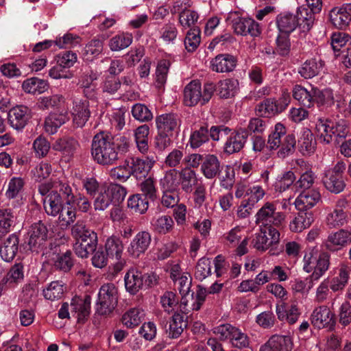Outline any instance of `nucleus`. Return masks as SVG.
Masks as SVG:
<instances>
[{
  "mask_svg": "<svg viewBox=\"0 0 351 351\" xmlns=\"http://www.w3.org/2000/svg\"><path fill=\"white\" fill-rule=\"evenodd\" d=\"M350 278V270L345 265L340 266L337 276L329 279L330 289L333 292L341 291L344 289Z\"/></svg>",
  "mask_w": 351,
  "mask_h": 351,
  "instance_id": "obj_35",
  "label": "nucleus"
},
{
  "mask_svg": "<svg viewBox=\"0 0 351 351\" xmlns=\"http://www.w3.org/2000/svg\"><path fill=\"white\" fill-rule=\"evenodd\" d=\"M126 193V189L120 184L103 183L101 191L94 200V208L96 210H104L112 202L123 200Z\"/></svg>",
  "mask_w": 351,
  "mask_h": 351,
  "instance_id": "obj_3",
  "label": "nucleus"
},
{
  "mask_svg": "<svg viewBox=\"0 0 351 351\" xmlns=\"http://www.w3.org/2000/svg\"><path fill=\"white\" fill-rule=\"evenodd\" d=\"M180 178L179 171L176 169L167 170L160 179V186L162 191H177L180 185Z\"/></svg>",
  "mask_w": 351,
  "mask_h": 351,
  "instance_id": "obj_28",
  "label": "nucleus"
},
{
  "mask_svg": "<svg viewBox=\"0 0 351 351\" xmlns=\"http://www.w3.org/2000/svg\"><path fill=\"white\" fill-rule=\"evenodd\" d=\"M158 132L173 135L178 133L181 125V120L176 114H163L156 118Z\"/></svg>",
  "mask_w": 351,
  "mask_h": 351,
  "instance_id": "obj_11",
  "label": "nucleus"
},
{
  "mask_svg": "<svg viewBox=\"0 0 351 351\" xmlns=\"http://www.w3.org/2000/svg\"><path fill=\"white\" fill-rule=\"evenodd\" d=\"M216 89L213 83H206L202 87L198 80H193L186 85L183 91V101L186 106H203L208 103Z\"/></svg>",
  "mask_w": 351,
  "mask_h": 351,
  "instance_id": "obj_2",
  "label": "nucleus"
},
{
  "mask_svg": "<svg viewBox=\"0 0 351 351\" xmlns=\"http://www.w3.org/2000/svg\"><path fill=\"white\" fill-rule=\"evenodd\" d=\"M295 180V176L293 172L291 171H286L281 175H279L274 184L276 191L282 192L286 191L291 186Z\"/></svg>",
  "mask_w": 351,
  "mask_h": 351,
  "instance_id": "obj_61",
  "label": "nucleus"
},
{
  "mask_svg": "<svg viewBox=\"0 0 351 351\" xmlns=\"http://www.w3.org/2000/svg\"><path fill=\"white\" fill-rule=\"evenodd\" d=\"M115 143L108 134L100 132L95 134L91 144V154L95 161L101 165H112L119 159V153H125L129 148V141L121 136Z\"/></svg>",
  "mask_w": 351,
  "mask_h": 351,
  "instance_id": "obj_1",
  "label": "nucleus"
},
{
  "mask_svg": "<svg viewBox=\"0 0 351 351\" xmlns=\"http://www.w3.org/2000/svg\"><path fill=\"white\" fill-rule=\"evenodd\" d=\"M118 302V289L112 283L103 285L99 291L97 300V311L100 315L110 313Z\"/></svg>",
  "mask_w": 351,
  "mask_h": 351,
  "instance_id": "obj_5",
  "label": "nucleus"
},
{
  "mask_svg": "<svg viewBox=\"0 0 351 351\" xmlns=\"http://www.w3.org/2000/svg\"><path fill=\"white\" fill-rule=\"evenodd\" d=\"M248 136V132L245 128H239L232 132L224 144V152L232 154L240 152L244 147Z\"/></svg>",
  "mask_w": 351,
  "mask_h": 351,
  "instance_id": "obj_10",
  "label": "nucleus"
},
{
  "mask_svg": "<svg viewBox=\"0 0 351 351\" xmlns=\"http://www.w3.org/2000/svg\"><path fill=\"white\" fill-rule=\"evenodd\" d=\"M104 43L99 39H93L83 49V57L88 61H91L99 56L103 51Z\"/></svg>",
  "mask_w": 351,
  "mask_h": 351,
  "instance_id": "obj_47",
  "label": "nucleus"
},
{
  "mask_svg": "<svg viewBox=\"0 0 351 351\" xmlns=\"http://www.w3.org/2000/svg\"><path fill=\"white\" fill-rule=\"evenodd\" d=\"M293 341L289 335H273L262 346L260 351H291Z\"/></svg>",
  "mask_w": 351,
  "mask_h": 351,
  "instance_id": "obj_19",
  "label": "nucleus"
},
{
  "mask_svg": "<svg viewBox=\"0 0 351 351\" xmlns=\"http://www.w3.org/2000/svg\"><path fill=\"white\" fill-rule=\"evenodd\" d=\"M98 78L97 72L92 69H87L84 71L78 81V85L83 89L86 97L91 99L95 95V86L93 82Z\"/></svg>",
  "mask_w": 351,
  "mask_h": 351,
  "instance_id": "obj_21",
  "label": "nucleus"
},
{
  "mask_svg": "<svg viewBox=\"0 0 351 351\" xmlns=\"http://www.w3.org/2000/svg\"><path fill=\"white\" fill-rule=\"evenodd\" d=\"M19 239L15 234H11L0 247V255L6 262L12 261L18 251Z\"/></svg>",
  "mask_w": 351,
  "mask_h": 351,
  "instance_id": "obj_32",
  "label": "nucleus"
},
{
  "mask_svg": "<svg viewBox=\"0 0 351 351\" xmlns=\"http://www.w3.org/2000/svg\"><path fill=\"white\" fill-rule=\"evenodd\" d=\"M311 323L318 328H332L335 323V315L328 306H319L313 311Z\"/></svg>",
  "mask_w": 351,
  "mask_h": 351,
  "instance_id": "obj_13",
  "label": "nucleus"
},
{
  "mask_svg": "<svg viewBox=\"0 0 351 351\" xmlns=\"http://www.w3.org/2000/svg\"><path fill=\"white\" fill-rule=\"evenodd\" d=\"M45 212L51 216H57L62 208V200L60 195L51 191L43 199Z\"/></svg>",
  "mask_w": 351,
  "mask_h": 351,
  "instance_id": "obj_29",
  "label": "nucleus"
},
{
  "mask_svg": "<svg viewBox=\"0 0 351 351\" xmlns=\"http://www.w3.org/2000/svg\"><path fill=\"white\" fill-rule=\"evenodd\" d=\"M14 216L10 209L0 210V239L6 235L14 223Z\"/></svg>",
  "mask_w": 351,
  "mask_h": 351,
  "instance_id": "obj_56",
  "label": "nucleus"
},
{
  "mask_svg": "<svg viewBox=\"0 0 351 351\" xmlns=\"http://www.w3.org/2000/svg\"><path fill=\"white\" fill-rule=\"evenodd\" d=\"M211 274V261L207 258H200L195 267V278L202 281Z\"/></svg>",
  "mask_w": 351,
  "mask_h": 351,
  "instance_id": "obj_62",
  "label": "nucleus"
},
{
  "mask_svg": "<svg viewBox=\"0 0 351 351\" xmlns=\"http://www.w3.org/2000/svg\"><path fill=\"white\" fill-rule=\"evenodd\" d=\"M71 114L74 126L83 128L90 117L89 101L87 99L75 100L73 103Z\"/></svg>",
  "mask_w": 351,
  "mask_h": 351,
  "instance_id": "obj_12",
  "label": "nucleus"
},
{
  "mask_svg": "<svg viewBox=\"0 0 351 351\" xmlns=\"http://www.w3.org/2000/svg\"><path fill=\"white\" fill-rule=\"evenodd\" d=\"M151 223L153 229L156 232L163 234L169 232L173 229L174 225L173 219L168 215H162L154 218Z\"/></svg>",
  "mask_w": 351,
  "mask_h": 351,
  "instance_id": "obj_50",
  "label": "nucleus"
},
{
  "mask_svg": "<svg viewBox=\"0 0 351 351\" xmlns=\"http://www.w3.org/2000/svg\"><path fill=\"white\" fill-rule=\"evenodd\" d=\"M124 280L126 290L135 294L144 285V275L138 270L131 269L126 273Z\"/></svg>",
  "mask_w": 351,
  "mask_h": 351,
  "instance_id": "obj_24",
  "label": "nucleus"
},
{
  "mask_svg": "<svg viewBox=\"0 0 351 351\" xmlns=\"http://www.w3.org/2000/svg\"><path fill=\"white\" fill-rule=\"evenodd\" d=\"M147 198L140 194L131 196L128 200V206L136 213H144L148 209Z\"/></svg>",
  "mask_w": 351,
  "mask_h": 351,
  "instance_id": "obj_59",
  "label": "nucleus"
},
{
  "mask_svg": "<svg viewBox=\"0 0 351 351\" xmlns=\"http://www.w3.org/2000/svg\"><path fill=\"white\" fill-rule=\"evenodd\" d=\"M256 112L263 117H269L280 113L276 104V99H267L257 105Z\"/></svg>",
  "mask_w": 351,
  "mask_h": 351,
  "instance_id": "obj_58",
  "label": "nucleus"
},
{
  "mask_svg": "<svg viewBox=\"0 0 351 351\" xmlns=\"http://www.w3.org/2000/svg\"><path fill=\"white\" fill-rule=\"evenodd\" d=\"M171 62L168 60H161L158 62L156 69V86L158 88L163 87L167 82Z\"/></svg>",
  "mask_w": 351,
  "mask_h": 351,
  "instance_id": "obj_55",
  "label": "nucleus"
},
{
  "mask_svg": "<svg viewBox=\"0 0 351 351\" xmlns=\"http://www.w3.org/2000/svg\"><path fill=\"white\" fill-rule=\"evenodd\" d=\"M29 234L28 245L31 250L37 252L47 240V229L43 223H36L32 225Z\"/></svg>",
  "mask_w": 351,
  "mask_h": 351,
  "instance_id": "obj_16",
  "label": "nucleus"
},
{
  "mask_svg": "<svg viewBox=\"0 0 351 351\" xmlns=\"http://www.w3.org/2000/svg\"><path fill=\"white\" fill-rule=\"evenodd\" d=\"M91 298L89 295L84 298L75 297L71 302V313L78 322H84L89 315Z\"/></svg>",
  "mask_w": 351,
  "mask_h": 351,
  "instance_id": "obj_18",
  "label": "nucleus"
},
{
  "mask_svg": "<svg viewBox=\"0 0 351 351\" xmlns=\"http://www.w3.org/2000/svg\"><path fill=\"white\" fill-rule=\"evenodd\" d=\"M237 63V60L234 56L228 53L219 54L210 61V68L217 73H228L235 69Z\"/></svg>",
  "mask_w": 351,
  "mask_h": 351,
  "instance_id": "obj_20",
  "label": "nucleus"
},
{
  "mask_svg": "<svg viewBox=\"0 0 351 351\" xmlns=\"http://www.w3.org/2000/svg\"><path fill=\"white\" fill-rule=\"evenodd\" d=\"M277 26L281 33L289 34L298 27L297 17L290 13L281 14L278 16Z\"/></svg>",
  "mask_w": 351,
  "mask_h": 351,
  "instance_id": "obj_36",
  "label": "nucleus"
},
{
  "mask_svg": "<svg viewBox=\"0 0 351 351\" xmlns=\"http://www.w3.org/2000/svg\"><path fill=\"white\" fill-rule=\"evenodd\" d=\"M144 311L138 308H133L126 312L122 317L123 324L128 328H133L141 322Z\"/></svg>",
  "mask_w": 351,
  "mask_h": 351,
  "instance_id": "obj_52",
  "label": "nucleus"
},
{
  "mask_svg": "<svg viewBox=\"0 0 351 351\" xmlns=\"http://www.w3.org/2000/svg\"><path fill=\"white\" fill-rule=\"evenodd\" d=\"M349 214L341 210H335L328 213L326 217V223L330 228L342 227L349 221Z\"/></svg>",
  "mask_w": 351,
  "mask_h": 351,
  "instance_id": "obj_37",
  "label": "nucleus"
},
{
  "mask_svg": "<svg viewBox=\"0 0 351 351\" xmlns=\"http://www.w3.org/2000/svg\"><path fill=\"white\" fill-rule=\"evenodd\" d=\"M217 89L218 95L221 98H231L234 97L238 93L239 83L236 79H225L219 82Z\"/></svg>",
  "mask_w": 351,
  "mask_h": 351,
  "instance_id": "obj_31",
  "label": "nucleus"
},
{
  "mask_svg": "<svg viewBox=\"0 0 351 351\" xmlns=\"http://www.w3.org/2000/svg\"><path fill=\"white\" fill-rule=\"evenodd\" d=\"M129 160L131 175L136 180L145 178L156 162L154 155L148 156L145 160L132 158Z\"/></svg>",
  "mask_w": 351,
  "mask_h": 351,
  "instance_id": "obj_8",
  "label": "nucleus"
},
{
  "mask_svg": "<svg viewBox=\"0 0 351 351\" xmlns=\"http://www.w3.org/2000/svg\"><path fill=\"white\" fill-rule=\"evenodd\" d=\"M286 136V128L284 125L280 123H276L268 137L267 144L269 149H276L280 147Z\"/></svg>",
  "mask_w": 351,
  "mask_h": 351,
  "instance_id": "obj_45",
  "label": "nucleus"
},
{
  "mask_svg": "<svg viewBox=\"0 0 351 351\" xmlns=\"http://www.w3.org/2000/svg\"><path fill=\"white\" fill-rule=\"evenodd\" d=\"M64 293V285L59 281L51 282L47 288L43 290V294L46 300L55 301L62 298Z\"/></svg>",
  "mask_w": 351,
  "mask_h": 351,
  "instance_id": "obj_48",
  "label": "nucleus"
},
{
  "mask_svg": "<svg viewBox=\"0 0 351 351\" xmlns=\"http://www.w3.org/2000/svg\"><path fill=\"white\" fill-rule=\"evenodd\" d=\"M152 241V237L148 231L138 232L129 244L127 252L134 258H138L148 249Z\"/></svg>",
  "mask_w": 351,
  "mask_h": 351,
  "instance_id": "obj_9",
  "label": "nucleus"
},
{
  "mask_svg": "<svg viewBox=\"0 0 351 351\" xmlns=\"http://www.w3.org/2000/svg\"><path fill=\"white\" fill-rule=\"evenodd\" d=\"M295 138L293 134H287L284 137L281 143L280 149L278 152V156L280 158H285L286 156L293 153L295 147Z\"/></svg>",
  "mask_w": 351,
  "mask_h": 351,
  "instance_id": "obj_64",
  "label": "nucleus"
},
{
  "mask_svg": "<svg viewBox=\"0 0 351 351\" xmlns=\"http://www.w3.org/2000/svg\"><path fill=\"white\" fill-rule=\"evenodd\" d=\"M30 118V110L25 106H15L8 113L10 125L16 130L24 128Z\"/></svg>",
  "mask_w": 351,
  "mask_h": 351,
  "instance_id": "obj_14",
  "label": "nucleus"
},
{
  "mask_svg": "<svg viewBox=\"0 0 351 351\" xmlns=\"http://www.w3.org/2000/svg\"><path fill=\"white\" fill-rule=\"evenodd\" d=\"M22 88L26 93L40 94L47 89L48 84L45 80L37 77H31L23 82Z\"/></svg>",
  "mask_w": 351,
  "mask_h": 351,
  "instance_id": "obj_44",
  "label": "nucleus"
},
{
  "mask_svg": "<svg viewBox=\"0 0 351 351\" xmlns=\"http://www.w3.org/2000/svg\"><path fill=\"white\" fill-rule=\"evenodd\" d=\"M255 223L260 228H278L280 227L285 220V215L276 210L274 202H267L257 211L255 216Z\"/></svg>",
  "mask_w": 351,
  "mask_h": 351,
  "instance_id": "obj_4",
  "label": "nucleus"
},
{
  "mask_svg": "<svg viewBox=\"0 0 351 351\" xmlns=\"http://www.w3.org/2000/svg\"><path fill=\"white\" fill-rule=\"evenodd\" d=\"M69 120L66 112L50 113L45 120V131L49 134H54L58 129Z\"/></svg>",
  "mask_w": 351,
  "mask_h": 351,
  "instance_id": "obj_25",
  "label": "nucleus"
},
{
  "mask_svg": "<svg viewBox=\"0 0 351 351\" xmlns=\"http://www.w3.org/2000/svg\"><path fill=\"white\" fill-rule=\"evenodd\" d=\"M351 242V231L339 229L331 232L324 241L326 248L330 252H337Z\"/></svg>",
  "mask_w": 351,
  "mask_h": 351,
  "instance_id": "obj_7",
  "label": "nucleus"
},
{
  "mask_svg": "<svg viewBox=\"0 0 351 351\" xmlns=\"http://www.w3.org/2000/svg\"><path fill=\"white\" fill-rule=\"evenodd\" d=\"M133 36L128 32H122L112 37L108 46L112 51H119L128 47L132 43Z\"/></svg>",
  "mask_w": 351,
  "mask_h": 351,
  "instance_id": "obj_39",
  "label": "nucleus"
},
{
  "mask_svg": "<svg viewBox=\"0 0 351 351\" xmlns=\"http://www.w3.org/2000/svg\"><path fill=\"white\" fill-rule=\"evenodd\" d=\"M302 168L301 176L296 184L301 189H309L314 183L315 176L312 170L306 165L304 161L298 162Z\"/></svg>",
  "mask_w": 351,
  "mask_h": 351,
  "instance_id": "obj_49",
  "label": "nucleus"
},
{
  "mask_svg": "<svg viewBox=\"0 0 351 351\" xmlns=\"http://www.w3.org/2000/svg\"><path fill=\"white\" fill-rule=\"evenodd\" d=\"M200 30L197 27L190 29L187 32L184 45L188 51H194L200 43Z\"/></svg>",
  "mask_w": 351,
  "mask_h": 351,
  "instance_id": "obj_63",
  "label": "nucleus"
},
{
  "mask_svg": "<svg viewBox=\"0 0 351 351\" xmlns=\"http://www.w3.org/2000/svg\"><path fill=\"white\" fill-rule=\"evenodd\" d=\"M280 234L278 229L271 228H260V232L256 234L252 241L254 248L257 250L265 252L269 250L270 254H275V246L280 242Z\"/></svg>",
  "mask_w": 351,
  "mask_h": 351,
  "instance_id": "obj_6",
  "label": "nucleus"
},
{
  "mask_svg": "<svg viewBox=\"0 0 351 351\" xmlns=\"http://www.w3.org/2000/svg\"><path fill=\"white\" fill-rule=\"evenodd\" d=\"M70 199H67L66 204L62 206L58 214V219L62 226H68L74 221L76 217L75 210L70 205Z\"/></svg>",
  "mask_w": 351,
  "mask_h": 351,
  "instance_id": "obj_57",
  "label": "nucleus"
},
{
  "mask_svg": "<svg viewBox=\"0 0 351 351\" xmlns=\"http://www.w3.org/2000/svg\"><path fill=\"white\" fill-rule=\"evenodd\" d=\"M57 249L49 254V261L54 265L56 269L68 271L73 265V261L71 251L65 252H58Z\"/></svg>",
  "mask_w": 351,
  "mask_h": 351,
  "instance_id": "obj_22",
  "label": "nucleus"
},
{
  "mask_svg": "<svg viewBox=\"0 0 351 351\" xmlns=\"http://www.w3.org/2000/svg\"><path fill=\"white\" fill-rule=\"evenodd\" d=\"M325 187L334 193H339L345 188V182L342 176L326 173L323 179Z\"/></svg>",
  "mask_w": 351,
  "mask_h": 351,
  "instance_id": "obj_46",
  "label": "nucleus"
},
{
  "mask_svg": "<svg viewBox=\"0 0 351 351\" xmlns=\"http://www.w3.org/2000/svg\"><path fill=\"white\" fill-rule=\"evenodd\" d=\"M186 327V322L184 316L179 313L173 315L169 327V336L171 338H178Z\"/></svg>",
  "mask_w": 351,
  "mask_h": 351,
  "instance_id": "obj_51",
  "label": "nucleus"
},
{
  "mask_svg": "<svg viewBox=\"0 0 351 351\" xmlns=\"http://www.w3.org/2000/svg\"><path fill=\"white\" fill-rule=\"evenodd\" d=\"M321 200V194L317 189H308L302 192L294 202L295 206L300 211L312 208Z\"/></svg>",
  "mask_w": 351,
  "mask_h": 351,
  "instance_id": "obj_17",
  "label": "nucleus"
},
{
  "mask_svg": "<svg viewBox=\"0 0 351 351\" xmlns=\"http://www.w3.org/2000/svg\"><path fill=\"white\" fill-rule=\"evenodd\" d=\"M313 93L314 101H315L319 106L328 107L335 104L334 93L330 88H325L322 90H315Z\"/></svg>",
  "mask_w": 351,
  "mask_h": 351,
  "instance_id": "obj_54",
  "label": "nucleus"
},
{
  "mask_svg": "<svg viewBox=\"0 0 351 351\" xmlns=\"http://www.w3.org/2000/svg\"><path fill=\"white\" fill-rule=\"evenodd\" d=\"M330 266V255L325 252L318 254L317 261L311 274L312 278L318 280L328 269Z\"/></svg>",
  "mask_w": 351,
  "mask_h": 351,
  "instance_id": "obj_43",
  "label": "nucleus"
},
{
  "mask_svg": "<svg viewBox=\"0 0 351 351\" xmlns=\"http://www.w3.org/2000/svg\"><path fill=\"white\" fill-rule=\"evenodd\" d=\"M298 147L299 151L304 156H309L315 152L316 141L309 129H302L298 140Z\"/></svg>",
  "mask_w": 351,
  "mask_h": 351,
  "instance_id": "obj_27",
  "label": "nucleus"
},
{
  "mask_svg": "<svg viewBox=\"0 0 351 351\" xmlns=\"http://www.w3.org/2000/svg\"><path fill=\"white\" fill-rule=\"evenodd\" d=\"M201 171L207 179H213L221 172V162L215 154H206L201 165Z\"/></svg>",
  "mask_w": 351,
  "mask_h": 351,
  "instance_id": "obj_23",
  "label": "nucleus"
},
{
  "mask_svg": "<svg viewBox=\"0 0 351 351\" xmlns=\"http://www.w3.org/2000/svg\"><path fill=\"white\" fill-rule=\"evenodd\" d=\"M324 62L321 59L312 58L306 60L299 69V73L306 79L317 75L323 69Z\"/></svg>",
  "mask_w": 351,
  "mask_h": 351,
  "instance_id": "obj_30",
  "label": "nucleus"
},
{
  "mask_svg": "<svg viewBox=\"0 0 351 351\" xmlns=\"http://www.w3.org/2000/svg\"><path fill=\"white\" fill-rule=\"evenodd\" d=\"M315 129L319 140L329 144L333 140L332 121L325 118H319L316 122Z\"/></svg>",
  "mask_w": 351,
  "mask_h": 351,
  "instance_id": "obj_33",
  "label": "nucleus"
},
{
  "mask_svg": "<svg viewBox=\"0 0 351 351\" xmlns=\"http://www.w3.org/2000/svg\"><path fill=\"white\" fill-rule=\"evenodd\" d=\"M106 251L110 258L119 259L123 254V244L120 238L112 236L107 239L105 244Z\"/></svg>",
  "mask_w": 351,
  "mask_h": 351,
  "instance_id": "obj_42",
  "label": "nucleus"
},
{
  "mask_svg": "<svg viewBox=\"0 0 351 351\" xmlns=\"http://www.w3.org/2000/svg\"><path fill=\"white\" fill-rule=\"evenodd\" d=\"M133 117L140 122H148L154 116L151 110L143 104H136L132 108Z\"/></svg>",
  "mask_w": 351,
  "mask_h": 351,
  "instance_id": "obj_60",
  "label": "nucleus"
},
{
  "mask_svg": "<svg viewBox=\"0 0 351 351\" xmlns=\"http://www.w3.org/2000/svg\"><path fill=\"white\" fill-rule=\"evenodd\" d=\"M80 147L78 141L71 136H64L57 139L52 145L53 150L65 156H73Z\"/></svg>",
  "mask_w": 351,
  "mask_h": 351,
  "instance_id": "obj_26",
  "label": "nucleus"
},
{
  "mask_svg": "<svg viewBox=\"0 0 351 351\" xmlns=\"http://www.w3.org/2000/svg\"><path fill=\"white\" fill-rule=\"evenodd\" d=\"M315 12L309 10L304 6H300L298 8L296 14L298 21V27H300L304 32L309 30L314 23Z\"/></svg>",
  "mask_w": 351,
  "mask_h": 351,
  "instance_id": "obj_38",
  "label": "nucleus"
},
{
  "mask_svg": "<svg viewBox=\"0 0 351 351\" xmlns=\"http://www.w3.org/2000/svg\"><path fill=\"white\" fill-rule=\"evenodd\" d=\"M313 221L311 213L300 212L290 221L289 229L293 232H301L308 228Z\"/></svg>",
  "mask_w": 351,
  "mask_h": 351,
  "instance_id": "obj_34",
  "label": "nucleus"
},
{
  "mask_svg": "<svg viewBox=\"0 0 351 351\" xmlns=\"http://www.w3.org/2000/svg\"><path fill=\"white\" fill-rule=\"evenodd\" d=\"M209 141L208 130L202 126L193 132L190 136L189 143L193 149H197Z\"/></svg>",
  "mask_w": 351,
  "mask_h": 351,
  "instance_id": "obj_53",
  "label": "nucleus"
},
{
  "mask_svg": "<svg viewBox=\"0 0 351 351\" xmlns=\"http://www.w3.org/2000/svg\"><path fill=\"white\" fill-rule=\"evenodd\" d=\"M314 90H308L300 85H295L292 90L293 97L295 99L304 107L310 108L314 103Z\"/></svg>",
  "mask_w": 351,
  "mask_h": 351,
  "instance_id": "obj_41",
  "label": "nucleus"
},
{
  "mask_svg": "<svg viewBox=\"0 0 351 351\" xmlns=\"http://www.w3.org/2000/svg\"><path fill=\"white\" fill-rule=\"evenodd\" d=\"M329 17L335 27L346 29L351 21V4H346L341 8H334L330 10Z\"/></svg>",
  "mask_w": 351,
  "mask_h": 351,
  "instance_id": "obj_15",
  "label": "nucleus"
},
{
  "mask_svg": "<svg viewBox=\"0 0 351 351\" xmlns=\"http://www.w3.org/2000/svg\"><path fill=\"white\" fill-rule=\"evenodd\" d=\"M180 171V182L182 189L189 193L192 191L193 186H197L198 183V178L195 171L190 168H184Z\"/></svg>",
  "mask_w": 351,
  "mask_h": 351,
  "instance_id": "obj_40",
  "label": "nucleus"
}]
</instances>
